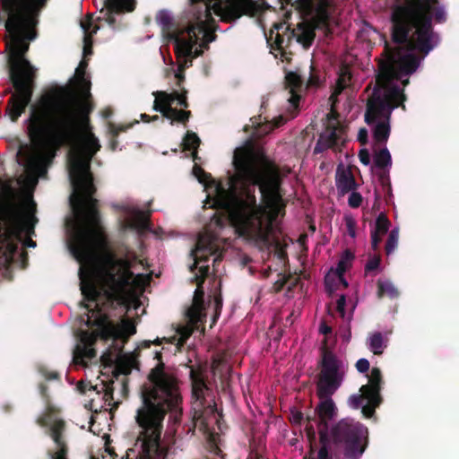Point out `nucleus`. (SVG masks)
Segmentation results:
<instances>
[{
    "mask_svg": "<svg viewBox=\"0 0 459 459\" xmlns=\"http://www.w3.org/2000/svg\"><path fill=\"white\" fill-rule=\"evenodd\" d=\"M88 62L82 59L75 70L79 88L84 100L76 108L68 103L57 106L51 114L46 103L31 105L26 120L32 145L21 144L17 161L28 171L43 177L52 164L56 152L63 146L72 147L69 153V178L74 189L70 204L76 222L67 240V247H127L108 240L101 223L98 200L93 197L96 187L91 172V161L100 149L98 138L84 130L93 105L91 82L85 78Z\"/></svg>",
    "mask_w": 459,
    "mask_h": 459,
    "instance_id": "nucleus-1",
    "label": "nucleus"
},
{
    "mask_svg": "<svg viewBox=\"0 0 459 459\" xmlns=\"http://www.w3.org/2000/svg\"><path fill=\"white\" fill-rule=\"evenodd\" d=\"M233 165L242 183L258 186L263 204H257L255 190L250 188L244 190L245 198L227 193L216 197L212 207L217 212L199 235L195 248L190 251L191 258H222L226 241L215 230L226 225L273 253L276 258H288L286 249L294 243L273 227L278 216L285 212L279 167L264 152L253 148L237 149Z\"/></svg>",
    "mask_w": 459,
    "mask_h": 459,
    "instance_id": "nucleus-2",
    "label": "nucleus"
},
{
    "mask_svg": "<svg viewBox=\"0 0 459 459\" xmlns=\"http://www.w3.org/2000/svg\"><path fill=\"white\" fill-rule=\"evenodd\" d=\"M79 263L78 276L83 299L96 304L97 310L86 308L96 314L94 319L88 317L86 325L94 327L93 331H81L78 343L73 352L75 364L86 366L97 356L94 348L98 339L105 342H127L128 337L136 333V328L130 322L117 325L108 315L99 308L100 299L108 303L124 305L134 298L140 288L138 277L131 271L133 260H76ZM143 264L144 260H138ZM146 262L148 260H145Z\"/></svg>",
    "mask_w": 459,
    "mask_h": 459,
    "instance_id": "nucleus-3",
    "label": "nucleus"
},
{
    "mask_svg": "<svg viewBox=\"0 0 459 459\" xmlns=\"http://www.w3.org/2000/svg\"><path fill=\"white\" fill-rule=\"evenodd\" d=\"M157 365L148 375V383L141 386V405L136 410L139 428L135 446L136 459H167V449L160 445L163 421L169 413H182L183 398L179 380L162 361L161 351H155Z\"/></svg>",
    "mask_w": 459,
    "mask_h": 459,
    "instance_id": "nucleus-4",
    "label": "nucleus"
},
{
    "mask_svg": "<svg viewBox=\"0 0 459 459\" xmlns=\"http://www.w3.org/2000/svg\"><path fill=\"white\" fill-rule=\"evenodd\" d=\"M7 13L4 27L13 49L11 56L10 76L14 93L7 101L6 112L12 122H17L30 105L35 87V69L25 58L30 42L37 36V15L48 0H0Z\"/></svg>",
    "mask_w": 459,
    "mask_h": 459,
    "instance_id": "nucleus-5",
    "label": "nucleus"
},
{
    "mask_svg": "<svg viewBox=\"0 0 459 459\" xmlns=\"http://www.w3.org/2000/svg\"><path fill=\"white\" fill-rule=\"evenodd\" d=\"M212 10L221 21L233 22L243 15L255 16L261 6L254 0H191L187 25L184 29L176 24L168 11H160L156 22L163 33L173 40L178 56L190 55L191 46L199 42L202 48H209V44L216 39L218 25Z\"/></svg>",
    "mask_w": 459,
    "mask_h": 459,
    "instance_id": "nucleus-6",
    "label": "nucleus"
},
{
    "mask_svg": "<svg viewBox=\"0 0 459 459\" xmlns=\"http://www.w3.org/2000/svg\"><path fill=\"white\" fill-rule=\"evenodd\" d=\"M382 56L384 58L378 62L376 86L368 99L365 113L368 125L376 123L373 137L379 143H385L389 138L392 111L399 107L406 109V95L393 81L416 72L421 60L425 58L402 46H392L387 40L385 41Z\"/></svg>",
    "mask_w": 459,
    "mask_h": 459,
    "instance_id": "nucleus-7",
    "label": "nucleus"
},
{
    "mask_svg": "<svg viewBox=\"0 0 459 459\" xmlns=\"http://www.w3.org/2000/svg\"><path fill=\"white\" fill-rule=\"evenodd\" d=\"M446 20V7L439 0H394L389 7L390 40L426 57L440 43L433 21L444 23Z\"/></svg>",
    "mask_w": 459,
    "mask_h": 459,
    "instance_id": "nucleus-8",
    "label": "nucleus"
},
{
    "mask_svg": "<svg viewBox=\"0 0 459 459\" xmlns=\"http://www.w3.org/2000/svg\"><path fill=\"white\" fill-rule=\"evenodd\" d=\"M280 8L285 10L290 5V9L298 10L301 14L311 16L314 25L300 22L296 28L290 29V25L283 22H276L273 25L266 36L267 44L271 52L277 58L280 56L281 61L290 63L292 52L290 50L292 40L295 39L305 49L310 48L316 37V29H325L329 26L331 7L333 0H278ZM291 10L285 12V17L289 18Z\"/></svg>",
    "mask_w": 459,
    "mask_h": 459,
    "instance_id": "nucleus-9",
    "label": "nucleus"
},
{
    "mask_svg": "<svg viewBox=\"0 0 459 459\" xmlns=\"http://www.w3.org/2000/svg\"><path fill=\"white\" fill-rule=\"evenodd\" d=\"M316 457L309 459H360L368 446V430L362 423L345 418L327 430Z\"/></svg>",
    "mask_w": 459,
    "mask_h": 459,
    "instance_id": "nucleus-10",
    "label": "nucleus"
},
{
    "mask_svg": "<svg viewBox=\"0 0 459 459\" xmlns=\"http://www.w3.org/2000/svg\"><path fill=\"white\" fill-rule=\"evenodd\" d=\"M4 214L5 218V236L0 245V258H28L25 247H35L36 242L30 238L35 233L34 226L37 219L29 214H21L17 209L9 207Z\"/></svg>",
    "mask_w": 459,
    "mask_h": 459,
    "instance_id": "nucleus-11",
    "label": "nucleus"
},
{
    "mask_svg": "<svg viewBox=\"0 0 459 459\" xmlns=\"http://www.w3.org/2000/svg\"><path fill=\"white\" fill-rule=\"evenodd\" d=\"M318 367L320 372L316 384L317 396H332L343 382L346 366L343 360L327 345L326 337L324 338L320 347Z\"/></svg>",
    "mask_w": 459,
    "mask_h": 459,
    "instance_id": "nucleus-12",
    "label": "nucleus"
},
{
    "mask_svg": "<svg viewBox=\"0 0 459 459\" xmlns=\"http://www.w3.org/2000/svg\"><path fill=\"white\" fill-rule=\"evenodd\" d=\"M208 261L194 260V263L189 265V270L194 274L190 281L192 283H196V289L192 305L186 310V316L194 325L203 323L206 316L203 283L211 275L210 266L206 264Z\"/></svg>",
    "mask_w": 459,
    "mask_h": 459,
    "instance_id": "nucleus-13",
    "label": "nucleus"
},
{
    "mask_svg": "<svg viewBox=\"0 0 459 459\" xmlns=\"http://www.w3.org/2000/svg\"><path fill=\"white\" fill-rule=\"evenodd\" d=\"M189 377L192 385L193 420L204 423V414L214 411L215 403L213 400H207L211 389L206 384L202 368L192 367Z\"/></svg>",
    "mask_w": 459,
    "mask_h": 459,
    "instance_id": "nucleus-14",
    "label": "nucleus"
},
{
    "mask_svg": "<svg viewBox=\"0 0 459 459\" xmlns=\"http://www.w3.org/2000/svg\"><path fill=\"white\" fill-rule=\"evenodd\" d=\"M323 401L317 405L313 415H307L306 432L309 439H315L317 429L320 443L327 437L328 421L336 415V406L331 396L319 397Z\"/></svg>",
    "mask_w": 459,
    "mask_h": 459,
    "instance_id": "nucleus-15",
    "label": "nucleus"
},
{
    "mask_svg": "<svg viewBox=\"0 0 459 459\" xmlns=\"http://www.w3.org/2000/svg\"><path fill=\"white\" fill-rule=\"evenodd\" d=\"M56 413L57 411L54 407L48 406L46 414L40 420V423L43 426L49 427L50 436L56 446V451L48 452L51 459H67L68 447L63 437L65 422L58 419Z\"/></svg>",
    "mask_w": 459,
    "mask_h": 459,
    "instance_id": "nucleus-16",
    "label": "nucleus"
},
{
    "mask_svg": "<svg viewBox=\"0 0 459 459\" xmlns=\"http://www.w3.org/2000/svg\"><path fill=\"white\" fill-rule=\"evenodd\" d=\"M326 117L327 125L325 132L320 134L316 143L315 153H321L329 148L338 146L344 133V128L338 120L339 114L336 111L332 110Z\"/></svg>",
    "mask_w": 459,
    "mask_h": 459,
    "instance_id": "nucleus-17",
    "label": "nucleus"
},
{
    "mask_svg": "<svg viewBox=\"0 0 459 459\" xmlns=\"http://www.w3.org/2000/svg\"><path fill=\"white\" fill-rule=\"evenodd\" d=\"M151 212V211L143 212L141 210H134L131 212L129 219L125 222L124 227L134 230L138 238H141L146 232H152L155 236L160 238V233L162 230H152V223L150 221Z\"/></svg>",
    "mask_w": 459,
    "mask_h": 459,
    "instance_id": "nucleus-18",
    "label": "nucleus"
},
{
    "mask_svg": "<svg viewBox=\"0 0 459 459\" xmlns=\"http://www.w3.org/2000/svg\"><path fill=\"white\" fill-rule=\"evenodd\" d=\"M279 262L283 269L277 274L278 279L273 283V290L275 292H280L286 287L288 290H291L299 281V273L296 270L293 273L290 271L287 264L289 260H279Z\"/></svg>",
    "mask_w": 459,
    "mask_h": 459,
    "instance_id": "nucleus-19",
    "label": "nucleus"
},
{
    "mask_svg": "<svg viewBox=\"0 0 459 459\" xmlns=\"http://www.w3.org/2000/svg\"><path fill=\"white\" fill-rule=\"evenodd\" d=\"M81 28L83 30V56L92 54L93 36L100 30V26L93 23L92 15L88 14L81 21Z\"/></svg>",
    "mask_w": 459,
    "mask_h": 459,
    "instance_id": "nucleus-20",
    "label": "nucleus"
},
{
    "mask_svg": "<svg viewBox=\"0 0 459 459\" xmlns=\"http://www.w3.org/2000/svg\"><path fill=\"white\" fill-rule=\"evenodd\" d=\"M304 84V79L297 72H289L285 75V88L289 90L290 97L289 101L296 106L300 100V91Z\"/></svg>",
    "mask_w": 459,
    "mask_h": 459,
    "instance_id": "nucleus-21",
    "label": "nucleus"
},
{
    "mask_svg": "<svg viewBox=\"0 0 459 459\" xmlns=\"http://www.w3.org/2000/svg\"><path fill=\"white\" fill-rule=\"evenodd\" d=\"M198 44H199V48H194L196 45H192L191 46V53L188 56H178V55H176L177 59H178V61L179 63L178 71H177V73L175 74V77L178 79V87H181V83L185 80V70H186V68L189 67L190 65H192V60L194 58H196V57L202 56L203 53H204V50L207 49L206 48H202L200 46V42ZM175 54H177V53L175 52Z\"/></svg>",
    "mask_w": 459,
    "mask_h": 459,
    "instance_id": "nucleus-22",
    "label": "nucleus"
},
{
    "mask_svg": "<svg viewBox=\"0 0 459 459\" xmlns=\"http://www.w3.org/2000/svg\"><path fill=\"white\" fill-rule=\"evenodd\" d=\"M335 185L339 193L342 195L356 190L358 187L352 172L350 169H344L341 167H338L336 171Z\"/></svg>",
    "mask_w": 459,
    "mask_h": 459,
    "instance_id": "nucleus-23",
    "label": "nucleus"
},
{
    "mask_svg": "<svg viewBox=\"0 0 459 459\" xmlns=\"http://www.w3.org/2000/svg\"><path fill=\"white\" fill-rule=\"evenodd\" d=\"M390 227V221L387 216L381 212L375 223V228L371 232V246L374 251L378 249L379 244L382 241V236L385 235Z\"/></svg>",
    "mask_w": 459,
    "mask_h": 459,
    "instance_id": "nucleus-24",
    "label": "nucleus"
},
{
    "mask_svg": "<svg viewBox=\"0 0 459 459\" xmlns=\"http://www.w3.org/2000/svg\"><path fill=\"white\" fill-rule=\"evenodd\" d=\"M368 377V384L364 385L360 387L359 391L371 394L374 397L381 396V384H382V373L378 368H373L371 369Z\"/></svg>",
    "mask_w": 459,
    "mask_h": 459,
    "instance_id": "nucleus-25",
    "label": "nucleus"
},
{
    "mask_svg": "<svg viewBox=\"0 0 459 459\" xmlns=\"http://www.w3.org/2000/svg\"><path fill=\"white\" fill-rule=\"evenodd\" d=\"M266 260H241L243 267H247L251 275H255L260 273L264 278L270 276L272 272V265L265 264Z\"/></svg>",
    "mask_w": 459,
    "mask_h": 459,
    "instance_id": "nucleus-26",
    "label": "nucleus"
},
{
    "mask_svg": "<svg viewBox=\"0 0 459 459\" xmlns=\"http://www.w3.org/2000/svg\"><path fill=\"white\" fill-rule=\"evenodd\" d=\"M400 295L398 289L388 280L377 281V297L379 299L386 296L391 299H397Z\"/></svg>",
    "mask_w": 459,
    "mask_h": 459,
    "instance_id": "nucleus-27",
    "label": "nucleus"
},
{
    "mask_svg": "<svg viewBox=\"0 0 459 459\" xmlns=\"http://www.w3.org/2000/svg\"><path fill=\"white\" fill-rule=\"evenodd\" d=\"M200 143H201L200 138L194 132L188 131L183 139V143H182L183 148L186 151L193 152V160H196L197 159H199V157L197 155V149H198Z\"/></svg>",
    "mask_w": 459,
    "mask_h": 459,
    "instance_id": "nucleus-28",
    "label": "nucleus"
},
{
    "mask_svg": "<svg viewBox=\"0 0 459 459\" xmlns=\"http://www.w3.org/2000/svg\"><path fill=\"white\" fill-rule=\"evenodd\" d=\"M108 7L113 12L128 11L133 12L135 9V0H108Z\"/></svg>",
    "mask_w": 459,
    "mask_h": 459,
    "instance_id": "nucleus-29",
    "label": "nucleus"
},
{
    "mask_svg": "<svg viewBox=\"0 0 459 459\" xmlns=\"http://www.w3.org/2000/svg\"><path fill=\"white\" fill-rule=\"evenodd\" d=\"M153 95L155 96V100L153 103L154 110H156V108L169 107L175 101L173 92L168 93L163 91H158L153 92Z\"/></svg>",
    "mask_w": 459,
    "mask_h": 459,
    "instance_id": "nucleus-30",
    "label": "nucleus"
},
{
    "mask_svg": "<svg viewBox=\"0 0 459 459\" xmlns=\"http://www.w3.org/2000/svg\"><path fill=\"white\" fill-rule=\"evenodd\" d=\"M367 403L361 406V412L366 418H371L376 411V408L378 407L382 403V397L377 396L374 397L371 394H367Z\"/></svg>",
    "mask_w": 459,
    "mask_h": 459,
    "instance_id": "nucleus-31",
    "label": "nucleus"
},
{
    "mask_svg": "<svg viewBox=\"0 0 459 459\" xmlns=\"http://www.w3.org/2000/svg\"><path fill=\"white\" fill-rule=\"evenodd\" d=\"M369 349L375 355H381L385 347L384 337L380 332L374 333L369 338Z\"/></svg>",
    "mask_w": 459,
    "mask_h": 459,
    "instance_id": "nucleus-32",
    "label": "nucleus"
},
{
    "mask_svg": "<svg viewBox=\"0 0 459 459\" xmlns=\"http://www.w3.org/2000/svg\"><path fill=\"white\" fill-rule=\"evenodd\" d=\"M374 163L378 169H384L392 165L391 154L387 148H383L374 158Z\"/></svg>",
    "mask_w": 459,
    "mask_h": 459,
    "instance_id": "nucleus-33",
    "label": "nucleus"
},
{
    "mask_svg": "<svg viewBox=\"0 0 459 459\" xmlns=\"http://www.w3.org/2000/svg\"><path fill=\"white\" fill-rule=\"evenodd\" d=\"M16 262L25 263L28 260H0V279L11 281L13 279V265Z\"/></svg>",
    "mask_w": 459,
    "mask_h": 459,
    "instance_id": "nucleus-34",
    "label": "nucleus"
},
{
    "mask_svg": "<svg viewBox=\"0 0 459 459\" xmlns=\"http://www.w3.org/2000/svg\"><path fill=\"white\" fill-rule=\"evenodd\" d=\"M398 245V230L394 229L390 231L385 245V255H389L393 253Z\"/></svg>",
    "mask_w": 459,
    "mask_h": 459,
    "instance_id": "nucleus-35",
    "label": "nucleus"
},
{
    "mask_svg": "<svg viewBox=\"0 0 459 459\" xmlns=\"http://www.w3.org/2000/svg\"><path fill=\"white\" fill-rule=\"evenodd\" d=\"M94 389H96L98 393L103 392V399L105 400V402H108V404H110V402L113 400L114 393L113 381L108 382L106 384H101L100 390L98 389V385H96Z\"/></svg>",
    "mask_w": 459,
    "mask_h": 459,
    "instance_id": "nucleus-36",
    "label": "nucleus"
},
{
    "mask_svg": "<svg viewBox=\"0 0 459 459\" xmlns=\"http://www.w3.org/2000/svg\"><path fill=\"white\" fill-rule=\"evenodd\" d=\"M260 117H261L260 116L251 117L250 118L251 126H248V125L245 126L244 131L248 132L249 127H254L255 131L252 133V135L254 137L260 136L263 134H266L267 133L266 131L262 130L263 126L261 125Z\"/></svg>",
    "mask_w": 459,
    "mask_h": 459,
    "instance_id": "nucleus-37",
    "label": "nucleus"
},
{
    "mask_svg": "<svg viewBox=\"0 0 459 459\" xmlns=\"http://www.w3.org/2000/svg\"><path fill=\"white\" fill-rule=\"evenodd\" d=\"M129 127H130V126H115V125H111L110 126V131H111V134L113 135V139L110 142V149L112 151H115L117 149V141L116 137L118 136L120 132H125Z\"/></svg>",
    "mask_w": 459,
    "mask_h": 459,
    "instance_id": "nucleus-38",
    "label": "nucleus"
},
{
    "mask_svg": "<svg viewBox=\"0 0 459 459\" xmlns=\"http://www.w3.org/2000/svg\"><path fill=\"white\" fill-rule=\"evenodd\" d=\"M359 394H352L349 398V403L351 407L353 409H359L362 406L363 402L367 399L368 395L366 393H362Z\"/></svg>",
    "mask_w": 459,
    "mask_h": 459,
    "instance_id": "nucleus-39",
    "label": "nucleus"
},
{
    "mask_svg": "<svg viewBox=\"0 0 459 459\" xmlns=\"http://www.w3.org/2000/svg\"><path fill=\"white\" fill-rule=\"evenodd\" d=\"M193 174L200 183L204 184L211 178V175L205 172L204 169L197 164H195L193 167Z\"/></svg>",
    "mask_w": 459,
    "mask_h": 459,
    "instance_id": "nucleus-40",
    "label": "nucleus"
},
{
    "mask_svg": "<svg viewBox=\"0 0 459 459\" xmlns=\"http://www.w3.org/2000/svg\"><path fill=\"white\" fill-rule=\"evenodd\" d=\"M320 84L319 75L313 65H309V76L307 82V87H317Z\"/></svg>",
    "mask_w": 459,
    "mask_h": 459,
    "instance_id": "nucleus-41",
    "label": "nucleus"
},
{
    "mask_svg": "<svg viewBox=\"0 0 459 459\" xmlns=\"http://www.w3.org/2000/svg\"><path fill=\"white\" fill-rule=\"evenodd\" d=\"M179 109H177L176 108H172V105L169 107H163V108H156V111L161 113V115L168 118L174 120L176 115L178 113Z\"/></svg>",
    "mask_w": 459,
    "mask_h": 459,
    "instance_id": "nucleus-42",
    "label": "nucleus"
},
{
    "mask_svg": "<svg viewBox=\"0 0 459 459\" xmlns=\"http://www.w3.org/2000/svg\"><path fill=\"white\" fill-rule=\"evenodd\" d=\"M351 195L348 199V204L351 208H358L361 205L362 195L355 190L351 191Z\"/></svg>",
    "mask_w": 459,
    "mask_h": 459,
    "instance_id": "nucleus-43",
    "label": "nucleus"
},
{
    "mask_svg": "<svg viewBox=\"0 0 459 459\" xmlns=\"http://www.w3.org/2000/svg\"><path fill=\"white\" fill-rule=\"evenodd\" d=\"M351 260H339L337 264L335 273L338 276L339 280H343V275L348 267L351 265Z\"/></svg>",
    "mask_w": 459,
    "mask_h": 459,
    "instance_id": "nucleus-44",
    "label": "nucleus"
},
{
    "mask_svg": "<svg viewBox=\"0 0 459 459\" xmlns=\"http://www.w3.org/2000/svg\"><path fill=\"white\" fill-rule=\"evenodd\" d=\"M187 91L186 89H181V92L173 91V95L175 97V100H178V105L184 108H188V102L186 98Z\"/></svg>",
    "mask_w": 459,
    "mask_h": 459,
    "instance_id": "nucleus-45",
    "label": "nucleus"
},
{
    "mask_svg": "<svg viewBox=\"0 0 459 459\" xmlns=\"http://www.w3.org/2000/svg\"><path fill=\"white\" fill-rule=\"evenodd\" d=\"M344 221H345V226L347 228L348 234L351 238H354L356 235V230H356V221H355V220L351 216H346Z\"/></svg>",
    "mask_w": 459,
    "mask_h": 459,
    "instance_id": "nucleus-46",
    "label": "nucleus"
},
{
    "mask_svg": "<svg viewBox=\"0 0 459 459\" xmlns=\"http://www.w3.org/2000/svg\"><path fill=\"white\" fill-rule=\"evenodd\" d=\"M222 297L221 292L214 295V319L215 320L221 314V311L222 309Z\"/></svg>",
    "mask_w": 459,
    "mask_h": 459,
    "instance_id": "nucleus-47",
    "label": "nucleus"
},
{
    "mask_svg": "<svg viewBox=\"0 0 459 459\" xmlns=\"http://www.w3.org/2000/svg\"><path fill=\"white\" fill-rule=\"evenodd\" d=\"M290 420L293 424H298V425H301L303 423L305 425L307 424L306 418H304L303 413L299 411H291Z\"/></svg>",
    "mask_w": 459,
    "mask_h": 459,
    "instance_id": "nucleus-48",
    "label": "nucleus"
},
{
    "mask_svg": "<svg viewBox=\"0 0 459 459\" xmlns=\"http://www.w3.org/2000/svg\"><path fill=\"white\" fill-rule=\"evenodd\" d=\"M190 117H191V111L178 110V113L176 115L173 121H177V122L186 125Z\"/></svg>",
    "mask_w": 459,
    "mask_h": 459,
    "instance_id": "nucleus-49",
    "label": "nucleus"
},
{
    "mask_svg": "<svg viewBox=\"0 0 459 459\" xmlns=\"http://www.w3.org/2000/svg\"><path fill=\"white\" fill-rule=\"evenodd\" d=\"M345 306H346V298L344 295H341L336 302V310L342 317L345 316Z\"/></svg>",
    "mask_w": 459,
    "mask_h": 459,
    "instance_id": "nucleus-50",
    "label": "nucleus"
},
{
    "mask_svg": "<svg viewBox=\"0 0 459 459\" xmlns=\"http://www.w3.org/2000/svg\"><path fill=\"white\" fill-rule=\"evenodd\" d=\"M355 366L357 370L360 373H366L369 369V362L367 359H359Z\"/></svg>",
    "mask_w": 459,
    "mask_h": 459,
    "instance_id": "nucleus-51",
    "label": "nucleus"
},
{
    "mask_svg": "<svg viewBox=\"0 0 459 459\" xmlns=\"http://www.w3.org/2000/svg\"><path fill=\"white\" fill-rule=\"evenodd\" d=\"M359 159L362 164L368 165L370 163V154L368 151L366 149L360 150Z\"/></svg>",
    "mask_w": 459,
    "mask_h": 459,
    "instance_id": "nucleus-52",
    "label": "nucleus"
},
{
    "mask_svg": "<svg viewBox=\"0 0 459 459\" xmlns=\"http://www.w3.org/2000/svg\"><path fill=\"white\" fill-rule=\"evenodd\" d=\"M107 1H108V0H105V6H106V8H107V10H108V17H107V22H108V24H109V25H112V26H113V25L115 24V22H116V19H115V17L113 16V13H117V14H119V13H125L126 11H123V12H119V13H118V12H113V11L109 10V8L108 7ZM126 12H127V13H129L128 11H126Z\"/></svg>",
    "mask_w": 459,
    "mask_h": 459,
    "instance_id": "nucleus-53",
    "label": "nucleus"
},
{
    "mask_svg": "<svg viewBox=\"0 0 459 459\" xmlns=\"http://www.w3.org/2000/svg\"><path fill=\"white\" fill-rule=\"evenodd\" d=\"M381 260H368L365 270L367 273L377 270L380 265Z\"/></svg>",
    "mask_w": 459,
    "mask_h": 459,
    "instance_id": "nucleus-54",
    "label": "nucleus"
},
{
    "mask_svg": "<svg viewBox=\"0 0 459 459\" xmlns=\"http://www.w3.org/2000/svg\"><path fill=\"white\" fill-rule=\"evenodd\" d=\"M40 372L48 380H54L59 378V374L57 372H50L47 368H41Z\"/></svg>",
    "mask_w": 459,
    "mask_h": 459,
    "instance_id": "nucleus-55",
    "label": "nucleus"
},
{
    "mask_svg": "<svg viewBox=\"0 0 459 459\" xmlns=\"http://www.w3.org/2000/svg\"><path fill=\"white\" fill-rule=\"evenodd\" d=\"M358 141L361 143V144H366L367 142H368V131L367 129L365 128H361L359 131V134H358Z\"/></svg>",
    "mask_w": 459,
    "mask_h": 459,
    "instance_id": "nucleus-56",
    "label": "nucleus"
},
{
    "mask_svg": "<svg viewBox=\"0 0 459 459\" xmlns=\"http://www.w3.org/2000/svg\"><path fill=\"white\" fill-rule=\"evenodd\" d=\"M319 332L320 333L326 336L327 334L332 333V327L329 326L325 321H323L320 324Z\"/></svg>",
    "mask_w": 459,
    "mask_h": 459,
    "instance_id": "nucleus-57",
    "label": "nucleus"
},
{
    "mask_svg": "<svg viewBox=\"0 0 459 459\" xmlns=\"http://www.w3.org/2000/svg\"><path fill=\"white\" fill-rule=\"evenodd\" d=\"M141 119L145 122V123H149L151 121H155V120H158L159 119V116L155 115L153 117H150L149 115L147 114H142L141 115Z\"/></svg>",
    "mask_w": 459,
    "mask_h": 459,
    "instance_id": "nucleus-58",
    "label": "nucleus"
},
{
    "mask_svg": "<svg viewBox=\"0 0 459 459\" xmlns=\"http://www.w3.org/2000/svg\"><path fill=\"white\" fill-rule=\"evenodd\" d=\"M307 240V234L303 233V234L299 235V237L298 238V243L300 247H305Z\"/></svg>",
    "mask_w": 459,
    "mask_h": 459,
    "instance_id": "nucleus-59",
    "label": "nucleus"
},
{
    "mask_svg": "<svg viewBox=\"0 0 459 459\" xmlns=\"http://www.w3.org/2000/svg\"><path fill=\"white\" fill-rule=\"evenodd\" d=\"M248 459H266L262 455L258 454L257 452L252 451L249 454Z\"/></svg>",
    "mask_w": 459,
    "mask_h": 459,
    "instance_id": "nucleus-60",
    "label": "nucleus"
},
{
    "mask_svg": "<svg viewBox=\"0 0 459 459\" xmlns=\"http://www.w3.org/2000/svg\"><path fill=\"white\" fill-rule=\"evenodd\" d=\"M39 389H40V394L43 397H47L48 396V386L46 385H43L41 384L39 385Z\"/></svg>",
    "mask_w": 459,
    "mask_h": 459,
    "instance_id": "nucleus-61",
    "label": "nucleus"
},
{
    "mask_svg": "<svg viewBox=\"0 0 459 459\" xmlns=\"http://www.w3.org/2000/svg\"><path fill=\"white\" fill-rule=\"evenodd\" d=\"M341 258H354V256L350 250L346 249Z\"/></svg>",
    "mask_w": 459,
    "mask_h": 459,
    "instance_id": "nucleus-62",
    "label": "nucleus"
},
{
    "mask_svg": "<svg viewBox=\"0 0 459 459\" xmlns=\"http://www.w3.org/2000/svg\"><path fill=\"white\" fill-rule=\"evenodd\" d=\"M213 452H214V454H215L216 455H219V456H221V454H222V451H221V448H220L219 446H214V447H213Z\"/></svg>",
    "mask_w": 459,
    "mask_h": 459,
    "instance_id": "nucleus-63",
    "label": "nucleus"
},
{
    "mask_svg": "<svg viewBox=\"0 0 459 459\" xmlns=\"http://www.w3.org/2000/svg\"><path fill=\"white\" fill-rule=\"evenodd\" d=\"M339 281L342 282L343 287H345V288L348 287V282H347V281L344 278H343V280H339Z\"/></svg>",
    "mask_w": 459,
    "mask_h": 459,
    "instance_id": "nucleus-64",
    "label": "nucleus"
}]
</instances>
